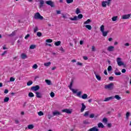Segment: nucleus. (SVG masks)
<instances>
[{"label": "nucleus", "instance_id": "28", "mask_svg": "<svg viewBox=\"0 0 131 131\" xmlns=\"http://www.w3.org/2000/svg\"><path fill=\"white\" fill-rule=\"evenodd\" d=\"M129 80V77L126 76L125 77L124 81L125 83H127V82Z\"/></svg>", "mask_w": 131, "mask_h": 131}, {"label": "nucleus", "instance_id": "43", "mask_svg": "<svg viewBox=\"0 0 131 131\" xmlns=\"http://www.w3.org/2000/svg\"><path fill=\"white\" fill-rule=\"evenodd\" d=\"M67 4H72L73 3V0H66Z\"/></svg>", "mask_w": 131, "mask_h": 131}, {"label": "nucleus", "instance_id": "10", "mask_svg": "<svg viewBox=\"0 0 131 131\" xmlns=\"http://www.w3.org/2000/svg\"><path fill=\"white\" fill-rule=\"evenodd\" d=\"M53 116H57L58 115H61V113L58 112V111H55L53 112Z\"/></svg>", "mask_w": 131, "mask_h": 131}, {"label": "nucleus", "instance_id": "44", "mask_svg": "<svg viewBox=\"0 0 131 131\" xmlns=\"http://www.w3.org/2000/svg\"><path fill=\"white\" fill-rule=\"evenodd\" d=\"M82 17H83V15L81 14H80L78 15L77 19H82Z\"/></svg>", "mask_w": 131, "mask_h": 131}, {"label": "nucleus", "instance_id": "41", "mask_svg": "<svg viewBox=\"0 0 131 131\" xmlns=\"http://www.w3.org/2000/svg\"><path fill=\"white\" fill-rule=\"evenodd\" d=\"M107 121L108 120L106 118H103L102 120V122H103L104 123H106V122H107Z\"/></svg>", "mask_w": 131, "mask_h": 131}, {"label": "nucleus", "instance_id": "32", "mask_svg": "<svg viewBox=\"0 0 131 131\" xmlns=\"http://www.w3.org/2000/svg\"><path fill=\"white\" fill-rule=\"evenodd\" d=\"M70 19H71L72 21H76V20H77V16H75L74 17V18L71 17L70 18Z\"/></svg>", "mask_w": 131, "mask_h": 131}, {"label": "nucleus", "instance_id": "9", "mask_svg": "<svg viewBox=\"0 0 131 131\" xmlns=\"http://www.w3.org/2000/svg\"><path fill=\"white\" fill-rule=\"evenodd\" d=\"M114 99V96H111L110 97H107L104 99L103 100V102H108V101H110V100H113Z\"/></svg>", "mask_w": 131, "mask_h": 131}, {"label": "nucleus", "instance_id": "59", "mask_svg": "<svg viewBox=\"0 0 131 131\" xmlns=\"http://www.w3.org/2000/svg\"><path fill=\"white\" fill-rule=\"evenodd\" d=\"M114 79V78L113 77H110L108 78L109 80H111V81H112V80H113Z\"/></svg>", "mask_w": 131, "mask_h": 131}, {"label": "nucleus", "instance_id": "24", "mask_svg": "<svg viewBox=\"0 0 131 131\" xmlns=\"http://www.w3.org/2000/svg\"><path fill=\"white\" fill-rule=\"evenodd\" d=\"M46 43H51V42H53V40L52 39H48L46 40Z\"/></svg>", "mask_w": 131, "mask_h": 131}, {"label": "nucleus", "instance_id": "55", "mask_svg": "<svg viewBox=\"0 0 131 131\" xmlns=\"http://www.w3.org/2000/svg\"><path fill=\"white\" fill-rule=\"evenodd\" d=\"M30 36V35L29 34H28L25 37V39H27L28 37Z\"/></svg>", "mask_w": 131, "mask_h": 131}, {"label": "nucleus", "instance_id": "26", "mask_svg": "<svg viewBox=\"0 0 131 131\" xmlns=\"http://www.w3.org/2000/svg\"><path fill=\"white\" fill-rule=\"evenodd\" d=\"M81 94H82V92L81 91H79L77 93V96L79 97V98H81Z\"/></svg>", "mask_w": 131, "mask_h": 131}, {"label": "nucleus", "instance_id": "35", "mask_svg": "<svg viewBox=\"0 0 131 131\" xmlns=\"http://www.w3.org/2000/svg\"><path fill=\"white\" fill-rule=\"evenodd\" d=\"M38 67V66H37L36 63H35L33 66H32V69H37Z\"/></svg>", "mask_w": 131, "mask_h": 131}, {"label": "nucleus", "instance_id": "13", "mask_svg": "<svg viewBox=\"0 0 131 131\" xmlns=\"http://www.w3.org/2000/svg\"><path fill=\"white\" fill-rule=\"evenodd\" d=\"M107 51L108 52H113L114 51V46H109L107 48Z\"/></svg>", "mask_w": 131, "mask_h": 131}, {"label": "nucleus", "instance_id": "63", "mask_svg": "<svg viewBox=\"0 0 131 131\" xmlns=\"http://www.w3.org/2000/svg\"><path fill=\"white\" fill-rule=\"evenodd\" d=\"M83 58L84 60H88V57L86 56H83Z\"/></svg>", "mask_w": 131, "mask_h": 131}, {"label": "nucleus", "instance_id": "1", "mask_svg": "<svg viewBox=\"0 0 131 131\" xmlns=\"http://www.w3.org/2000/svg\"><path fill=\"white\" fill-rule=\"evenodd\" d=\"M34 18L36 20H42V19H43V17H42L39 12H37L35 14Z\"/></svg>", "mask_w": 131, "mask_h": 131}, {"label": "nucleus", "instance_id": "25", "mask_svg": "<svg viewBox=\"0 0 131 131\" xmlns=\"http://www.w3.org/2000/svg\"><path fill=\"white\" fill-rule=\"evenodd\" d=\"M105 30V26L104 25H102L100 27V31L101 32H103Z\"/></svg>", "mask_w": 131, "mask_h": 131}, {"label": "nucleus", "instance_id": "8", "mask_svg": "<svg viewBox=\"0 0 131 131\" xmlns=\"http://www.w3.org/2000/svg\"><path fill=\"white\" fill-rule=\"evenodd\" d=\"M62 112L67 113L68 114H71V113H72V111H71L70 110H68V109L62 110Z\"/></svg>", "mask_w": 131, "mask_h": 131}, {"label": "nucleus", "instance_id": "16", "mask_svg": "<svg viewBox=\"0 0 131 131\" xmlns=\"http://www.w3.org/2000/svg\"><path fill=\"white\" fill-rule=\"evenodd\" d=\"M21 59H27V55L25 53H22L21 55Z\"/></svg>", "mask_w": 131, "mask_h": 131}, {"label": "nucleus", "instance_id": "51", "mask_svg": "<svg viewBox=\"0 0 131 131\" xmlns=\"http://www.w3.org/2000/svg\"><path fill=\"white\" fill-rule=\"evenodd\" d=\"M38 30V28L37 27H35L34 29V32H36Z\"/></svg>", "mask_w": 131, "mask_h": 131}, {"label": "nucleus", "instance_id": "20", "mask_svg": "<svg viewBox=\"0 0 131 131\" xmlns=\"http://www.w3.org/2000/svg\"><path fill=\"white\" fill-rule=\"evenodd\" d=\"M98 127L99 128H104V125L103 124V123H99L98 124Z\"/></svg>", "mask_w": 131, "mask_h": 131}, {"label": "nucleus", "instance_id": "48", "mask_svg": "<svg viewBox=\"0 0 131 131\" xmlns=\"http://www.w3.org/2000/svg\"><path fill=\"white\" fill-rule=\"evenodd\" d=\"M89 113H90V112L89 111L85 112V113L84 114V116H85V117L88 116Z\"/></svg>", "mask_w": 131, "mask_h": 131}, {"label": "nucleus", "instance_id": "37", "mask_svg": "<svg viewBox=\"0 0 131 131\" xmlns=\"http://www.w3.org/2000/svg\"><path fill=\"white\" fill-rule=\"evenodd\" d=\"M33 83V82L32 81H29L27 83V85L28 86H30L31 85V84H32Z\"/></svg>", "mask_w": 131, "mask_h": 131}, {"label": "nucleus", "instance_id": "21", "mask_svg": "<svg viewBox=\"0 0 131 131\" xmlns=\"http://www.w3.org/2000/svg\"><path fill=\"white\" fill-rule=\"evenodd\" d=\"M81 98L83 99V100H85L86 98H88V95L86 94H83L81 96Z\"/></svg>", "mask_w": 131, "mask_h": 131}, {"label": "nucleus", "instance_id": "2", "mask_svg": "<svg viewBox=\"0 0 131 131\" xmlns=\"http://www.w3.org/2000/svg\"><path fill=\"white\" fill-rule=\"evenodd\" d=\"M117 63L118 66H123V65H124V63L122 62V59L120 57L117 58Z\"/></svg>", "mask_w": 131, "mask_h": 131}, {"label": "nucleus", "instance_id": "5", "mask_svg": "<svg viewBox=\"0 0 131 131\" xmlns=\"http://www.w3.org/2000/svg\"><path fill=\"white\" fill-rule=\"evenodd\" d=\"M131 14H125L122 16V19L123 20H125L126 19H129L130 17Z\"/></svg>", "mask_w": 131, "mask_h": 131}, {"label": "nucleus", "instance_id": "61", "mask_svg": "<svg viewBox=\"0 0 131 131\" xmlns=\"http://www.w3.org/2000/svg\"><path fill=\"white\" fill-rule=\"evenodd\" d=\"M8 93H9V90H8V89H6V90L4 91V93H5V94H8Z\"/></svg>", "mask_w": 131, "mask_h": 131}, {"label": "nucleus", "instance_id": "40", "mask_svg": "<svg viewBox=\"0 0 131 131\" xmlns=\"http://www.w3.org/2000/svg\"><path fill=\"white\" fill-rule=\"evenodd\" d=\"M115 75H121V72H116V71H115Z\"/></svg>", "mask_w": 131, "mask_h": 131}, {"label": "nucleus", "instance_id": "39", "mask_svg": "<svg viewBox=\"0 0 131 131\" xmlns=\"http://www.w3.org/2000/svg\"><path fill=\"white\" fill-rule=\"evenodd\" d=\"M29 97H30V98H33V97H34V94H33L32 92H30L29 93Z\"/></svg>", "mask_w": 131, "mask_h": 131}, {"label": "nucleus", "instance_id": "18", "mask_svg": "<svg viewBox=\"0 0 131 131\" xmlns=\"http://www.w3.org/2000/svg\"><path fill=\"white\" fill-rule=\"evenodd\" d=\"M117 19H118V16H115L112 18V20L113 22H115V21H117Z\"/></svg>", "mask_w": 131, "mask_h": 131}, {"label": "nucleus", "instance_id": "3", "mask_svg": "<svg viewBox=\"0 0 131 131\" xmlns=\"http://www.w3.org/2000/svg\"><path fill=\"white\" fill-rule=\"evenodd\" d=\"M114 86V84L113 83H111L107 85H105L104 88L105 90H112Z\"/></svg>", "mask_w": 131, "mask_h": 131}, {"label": "nucleus", "instance_id": "34", "mask_svg": "<svg viewBox=\"0 0 131 131\" xmlns=\"http://www.w3.org/2000/svg\"><path fill=\"white\" fill-rule=\"evenodd\" d=\"M9 100H10V98H9V97H5L4 98V103H7V102H9Z\"/></svg>", "mask_w": 131, "mask_h": 131}, {"label": "nucleus", "instance_id": "23", "mask_svg": "<svg viewBox=\"0 0 131 131\" xmlns=\"http://www.w3.org/2000/svg\"><path fill=\"white\" fill-rule=\"evenodd\" d=\"M39 2H40L39 7L40 8H42V7L43 6V4H45V1H43V0H40Z\"/></svg>", "mask_w": 131, "mask_h": 131}, {"label": "nucleus", "instance_id": "31", "mask_svg": "<svg viewBox=\"0 0 131 131\" xmlns=\"http://www.w3.org/2000/svg\"><path fill=\"white\" fill-rule=\"evenodd\" d=\"M35 48H36V46L34 45H32L30 47V50H34V49H35Z\"/></svg>", "mask_w": 131, "mask_h": 131}, {"label": "nucleus", "instance_id": "29", "mask_svg": "<svg viewBox=\"0 0 131 131\" xmlns=\"http://www.w3.org/2000/svg\"><path fill=\"white\" fill-rule=\"evenodd\" d=\"M55 46H56V47H59V46H60V45H61V41H58L57 42H56L54 43Z\"/></svg>", "mask_w": 131, "mask_h": 131}, {"label": "nucleus", "instance_id": "4", "mask_svg": "<svg viewBox=\"0 0 131 131\" xmlns=\"http://www.w3.org/2000/svg\"><path fill=\"white\" fill-rule=\"evenodd\" d=\"M110 3L108 0L106 1H102V6L103 8H106L107 7V6H108V7H109V6H110Z\"/></svg>", "mask_w": 131, "mask_h": 131}, {"label": "nucleus", "instance_id": "52", "mask_svg": "<svg viewBox=\"0 0 131 131\" xmlns=\"http://www.w3.org/2000/svg\"><path fill=\"white\" fill-rule=\"evenodd\" d=\"M92 52H96V48L95 46H92Z\"/></svg>", "mask_w": 131, "mask_h": 131}, {"label": "nucleus", "instance_id": "36", "mask_svg": "<svg viewBox=\"0 0 131 131\" xmlns=\"http://www.w3.org/2000/svg\"><path fill=\"white\" fill-rule=\"evenodd\" d=\"M76 14H77V15H78V14H80V9H79V8H77L76 9Z\"/></svg>", "mask_w": 131, "mask_h": 131}, {"label": "nucleus", "instance_id": "12", "mask_svg": "<svg viewBox=\"0 0 131 131\" xmlns=\"http://www.w3.org/2000/svg\"><path fill=\"white\" fill-rule=\"evenodd\" d=\"M88 131H99V129L97 127V126L93 127L90 129H89Z\"/></svg>", "mask_w": 131, "mask_h": 131}, {"label": "nucleus", "instance_id": "56", "mask_svg": "<svg viewBox=\"0 0 131 131\" xmlns=\"http://www.w3.org/2000/svg\"><path fill=\"white\" fill-rule=\"evenodd\" d=\"M76 64H77V65L79 66H82V63H81V62H78Z\"/></svg>", "mask_w": 131, "mask_h": 131}, {"label": "nucleus", "instance_id": "27", "mask_svg": "<svg viewBox=\"0 0 131 131\" xmlns=\"http://www.w3.org/2000/svg\"><path fill=\"white\" fill-rule=\"evenodd\" d=\"M102 33V35L104 37H106V36L107 35V34H108V31H104L103 32H101Z\"/></svg>", "mask_w": 131, "mask_h": 131}, {"label": "nucleus", "instance_id": "45", "mask_svg": "<svg viewBox=\"0 0 131 131\" xmlns=\"http://www.w3.org/2000/svg\"><path fill=\"white\" fill-rule=\"evenodd\" d=\"M38 115H39V116H42V115H43V113H42L41 111H40L38 113Z\"/></svg>", "mask_w": 131, "mask_h": 131}, {"label": "nucleus", "instance_id": "42", "mask_svg": "<svg viewBox=\"0 0 131 131\" xmlns=\"http://www.w3.org/2000/svg\"><path fill=\"white\" fill-rule=\"evenodd\" d=\"M46 82L48 84V85H51V80H46Z\"/></svg>", "mask_w": 131, "mask_h": 131}, {"label": "nucleus", "instance_id": "22", "mask_svg": "<svg viewBox=\"0 0 131 131\" xmlns=\"http://www.w3.org/2000/svg\"><path fill=\"white\" fill-rule=\"evenodd\" d=\"M116 99V100H118L119 101V100L121 99V97H120V96H119V95H115V96H114V99Z\"/></svg>", "mask_w": 131, "mask_h": 131}, {"label": "nucleus", "instance_id": "30", "mask_svg": "<svg viewBox=\"0 0 131 131\" xmlns=\"http://www.w3.org/2000/svg\"><path fill=\"white\" fill-rule=\"evenodd\" d=\"M33 127H34V126H33V125H32V124H29L28 125V128L29 129H32V128H33Z\"/></svg>", "mask_w": 131, "mask_h": 131}, {"label": "nucleus", "instance_id": "49", "mask_svg": "<svg viewBox=\"0 0 131 131\" xmlns=\"http://www.w3.org/2000/svg\"><path fill=\"white\" fill-rule=\"evenodd\" d=\"M72 91L73 92V94H76V93H77V90L75 89H72Z\"/></svg>", "mask_w": 131, "mask_h": 131}, {"label": "nucleus", "instance_id": "53", "mask_svg": "<svg viewBox=\"0 0 131 131\" xmlns=\"http://www.w3.org/2000/svg\"><path fill=\"white\" fill-rule=\"evenodd\" d=\"M94 117H95V115L94 114H92L90 115V118H94Z\"/></svg>", "mask_w": 131, "mask_h": 131}, {"label": "nucleus", "instance_id": "11", "mask_svg": "<svg viewBox=\"0 0 131 131\" xmlns=\"http://www.w3.org/2000/svg\"><path fill=\"white\" fill-rule=\"evenodd\" d=\"M83 27H85L88 30H92V26L90 25H85L83 26Z\"/></svg>", "mask_w": 131, "mask_h": 131}, {"label": "nucleus", "instance_id": "33", "mask_svg": "<svg viewBox=\"0 0 131 131\" xmlns=\"http://www.w3.org/2000/svg\"><path fill=\"white\" fill-rule=\"evenodd\" d=\"M51 65V62H48L44 63L45 67H49Z\"/></svg>", "mask_w": 131, "mask_h": 131}, {"label": "nucleus", "instance_id": "57", "mask_svg": "<svg viewBox=\"0 0 131 131\" xmlns=\"http://www.w3.org/2000/svg\"><path fill=\"white\" fill-rule=\"evenodd\" d=\"M10 81H15V78L11 77L10 79Z\"/></svg>", "mask_w": 131, "mask_h": 131}, {"label": "nucleus", "instance_id": "19", "mask_svg": "<svg viewBox=\"0 0 131 131\" xmlns=\"http://www.w3.org/2000/svg\"><path fill=\"white\" fill-rule=\"evenodd\" d=\"M92 22V20L90 19H88L86 21L83 23L84 25H86V24H90Z\"/></svg>", "mask_w": 131, "mask_h": 131}, {"label": "nucleus", "instance_id": "58", "mask_svg": "<svg viewBox=\"0 0 131 131\" xmlns=\"http://www.w3.org/2000/svg\"><path fill=\"white\" fill-rule=\"evenodd\" d=\"M107 126L108 127L110 128V127H111V126H112V124H111V123H108V124H107Z\"/></svg>", "mask_w": 131, "mask_h": 131}, {"label": "nucleus", "instance_id": "15", "mask_svg": "<svg viewBox=\"0 0 131 131\" xmlns=\"http://www.w3.org/2000/svg\"><path fill=\"white\" fill-rule=\"evenodd\" d=\"M82 107L81 108V112H83V111H84V109H85V108H86V106H85V105H84V103H82Z\"/></svg>", "mask_w": 131, "mask_h": 131}, {"label": "nucleus", "instance_id": "62", "mask_svg": "<svg viewBox=\"0 0 131 131\" xmlns=\"http://www.w3.org/2000/svg\"><path fill=\"white\" fill-rule=\"evenodd\" d=\"M56 13L57 14H61V11L60 10H56Z\"/></svg>", "mask_w": 131, "mask_h": 131}, {"label": "nucleus", "instance_id": "17", "mask_svg": "<svg viewBox=\"0 0 131 131\" xmlns=\"http://www.w3.org/2000/svg\"><path fill=\"white\" fill-rule=\"evenodd\" d=\"M35 94L37 98H41V94H40V93L36 92H35Z\"/></svg>", "mask_w": 131, "mask_h": 131}, {"label": "nucleus", "instance_id": "60", "mask_svg": "<svg viewBox=\"0 0 131 131\" xmlns=\"http://www.w3.org/2000/svg\"><path fill=\"white\" fill-rule=\"evenodd\" d=\"M15 35V32H13L11 34L9 35V36H14Z\"/></svg>", "mask_w": 131, "mask_h": 131}, {"label": "nucleus", "instance_id": "54", "mask_svg": "<svg viewBox=\"0 0 131 131\" xmlns=\"http://www.w3.org/2000/svg\"><path fill=\"white\" fill-rule=\"evenodd\" d=\"M122 73H125L126 72V70L125 69H123L121 71Z\"/></svg>", "mask_w": 131, "mask_h": 131}, {"label": "nucleus", "instance_id": "50", "mask_svg": "<svg viewBox=\"0 0 131 131\" xmlns=\"http://www.w3.org/2000/svg\"><path fill=\"white\" fill-rule=\"evenodd\" d=\"M37 35L38 36V37H40V36H41V33L38 32L37 33Z\"/></svg>", "mask_w": 131, "mask_h": 131}, {"label": "nucleus", "instance_id": "64", "mask_svg": "<svg viewBox=\"0 0 131 131\" xmlns=\"http://www.w3.org/2000/svg\"><path fill=\"white\" fill-rule=\"evenodd\" d=\"M46 46H48L49 47H52L51 44H49L48 43H46Z\"/></svg>", "mask_w": 131, "mask_h": 131}, {"label": "nucleus", "instance_id": "47", "mask_svg": "<svg viewBox=\"0 0 131 131\" xmlns=\"http://www.w3.org/2000/svg\"><path fill=\"white\" fill-rule=\"evenodd\" d=\"M111 70H112V67H111V66H109L107 68V71L110 72Z\"/></svg>", "mask_w": 131, "mask_h": 131}, {"label": "nucleus", "instance_id": "38", "mask_svg": "<svg viewBox=\"0 0 131 131\" xmlns=\"http://www.w3.org/2000/svg\"><path fill=\"white\" fill-rule=\"evenodd\" d=\"M130 116V113L129 112H127L126 114V119H128V117Z\"/></svg>", "mask_w": 131, "mask_h": 131}, {"label": "nucleus", "instance_id": "6", "mask_svg": "<svg viewBox=\"0 0 131 131\" xmlns=\"http://www.w3.org/2000/svg\"><path fill=\"white\" fill-rule=\"evenodd\" d=\"M31 91L32 92H36V91H38L39 90V85H36L34 86H33L31 88Z\"/></svg>", "mask_w": 131, "mask_h": 131}, {"label": "nucleus", "instance_id": "14", "mask_svg": "<svg viewBox=\"0 0 131 131\" xmlns=\"http://www.w3.org/2000/svg\"><path fill=\"white\" fill-rule=\"evenodd\" d=\"M47 5H49V6H51V7H54V3L52 2L51 1H46Z\"/></svg>", "mask_w": 131, "mask_h": 131}, {"label": "nucleus", "instance_id": "46", "mask_svg": "<svg viewBox=\"0 0 131 131\" xmlns=\"http://www.w3.org/2000/svg\"><path fill=\"white\" fill-rule=\"evenodd\" d=\"M50 96L51 97V98H54V97H55V93L54 92H51L50 93Z\"/></svg>", "mask_w": 131, "mask_h": 131}, {"label": "nucleus", "instance_id": "7", "mask_svg": "<svg viewBox=\"0 0 131 131\" xmlns=\"http://www.w3.org/2000/svg\"><path fill=\"white\" fill-rule=\"evenodd\" d=\"M94 73L95 75L96 79H97V80H98L99 81H101V76H100V75H99L96 72H94Z\"/></svg>", "mask_w": 131, "mask_h": 131}]
</instances>
